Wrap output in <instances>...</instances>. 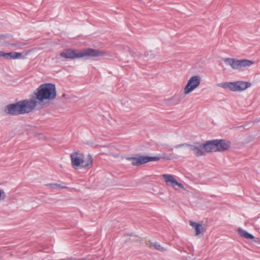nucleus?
<instances>
[{"mask_svg": "<svg viewBox=\"0 0 260 260\" xmlns=\"http://www.w3.org/2000/svg\"><path fill=\"white\" fill-rule=\"evenodd\" d=\"M35 100L37 105L39 104L41 107L46 106L50 101L56 96L55 86L51 83H45L41 85L35 93Z\"/></svg>", "mask_w": 260, "mask_h": 260, "instance_id": "f257e3e1", "label": "nucleus"}, {"mask_svg": "<svg viewBox=\"0 0 260 260\" xmlns=\"http://www.w3.org/2000/svg\"><path fill=\"white\" fill-rule=\"evenodd\" d=\"M36 106L37 102L33 100H23L8 105L5 112L11 115L23 114L31 112Z\"/></svg>", "mask_w": 260, "mask_h": 260, "instance_id": "f03ea898", "label": "nucleus"}, {"mask_svg": "<svg viewBox=\"0 0 260 260\" xmlns=\"http://www.w3.org/2000/svg\"><path fill=\"white\" fill-rule=\"evenodd\" d=\"M105 52L99 50H65L60 53V56L65 59H73L84 57H99Z\"/></svg>", "mask_w": 260, "mask_h": 260, "instance_id": "7ed1b4c3", "label": "nucleus"}, {"mask_svg": "<svg viewBox=\"0 0 260 260\" xmlns=\"http://www.w3.org/2000/svg\"><path fill=\"white\" fill-rule=\"evenodd\" d=\"M70 157L72 166L75 170L86 169L91 165L93 162L92 156L90 154L84 155L79 151L72 153Z\"/></svg>", "mask_w": 260, "mask_h": 260, "instance_id": "20e7f679", "label": "nucleus"}, {"mask_svg": "<svg viewBox=\"0 0 260 260\" xmlns=\"http://www.w3.org/2000/svg\"><path fill=\"white\" fill-rule=\"evenodd\" d=\"M250 82L239 81L233 82H223L218 84L217 86L224 89H228L232 91H241L250 87Z\"/></svg>", "mask_w": 260, "mask_h": 260, "instance_id": "39448f33", "label": "nucleus"}, {"mask_svg": "<svg viewBox=\"0 0 260 260\" xmlns=\"http://www.w3.org/2000/svg\"><path fill=\"white\" fill-rule=\"evenodd\" d=\"M226 64L236 70H241L245 67H249L254 63V62L248 59H235L234 58H226L225 59Z\"/></svg>", "mask_w": 260, "mask_h": 260, "instance_id": "423d86ee", "label": "nucleus"}, {"mask_svg": "<svg viewBox=\"0 0 260 260\" xmlns=\"http://www.w3.org/2000/svg\"><path fill=\"white\" fill-rule=\"evenodd\" d=\"M201 78L199 76H192L187 81V84L184 88V93L187 95L197 89L200 85Z\"/></svg>", "mask_w": 260, "mask_h": 260, "instance_id": "0eeeda50", "label": "nucleus"}, {"mask_svg": "<svg viewBox=\"0 0 260 260\" xmlns=\"http://www.w3.org/2000/svg\"><path fill=\"white\" fill-rule=\"evenodd\" d=\"M182 147H188L190 150H191L194 154L197 156L200 157L206 154L203 143L200 142H196L193 145H188L187 144H182L178 145L175 146L176 148Z\"/></svg>", "mask_w": 260, "mask_h": 260, "instance_id": "6e6552de", "label": "nucleus"}, {"mask_svg": "<svg viewBox=\"0 0 260 260\" xmlns=\"http://www.w3.org/2000/svg\"><path fill=\"white\" fill-rule=\"evenodd\" d=\"M129 159L132 161V164L133 166H139L149 161H158L160 159V157L159 156H141L139 157H131Z\"/></svg>", "mask_w": 260, "mask_h": 260, "instance_id": "1a4fd4ad", "label": "nucleus"}, {"mask_svg": "<svg viewBox=\"0 0 260 260\" xmlns=\"http://www.w3.org/2000/svg\"><path fill=\"white\" fill-rule=\"evenodd\" d=\"M161 177L164 178L167 185L171 184L175 189L184 188L183 185L178 182L172 175L163 174L161 175Z\"/></svg>", "mask_w": 260, "mask_h": 260, "instance_id": "9d476101", "label": "nucleus"}, {"mask_svg": "<svg viewBox=\"0 0 260 260\" xmlns=\"http://www.w3.org/2000/svg\"><path fill=\"white\" fill-rule=\"evenodd\" d=\"M217 151H223L228 150L231 146V143L229 141L223 140H215Z\"/></svg>", "mask_w": 260, "mask_h": 260, "instance_id": "9b49d317", "label": "nucleus"}, {"mask_svg": "<svg viewBox=\"0 0 260 260\" xmlns=\"http://www.w3.org/2000/svg\"><path fill=\"white\" fill-rule=\"evenodd\" d=\"M203 145L206 153L217 151L215 140L207 141L206 143H203Z\"/></svg>", "mask_w": 260, "mask_h": 260, "instance_id": "f8f14e48", "label": "nucleus"}, {"mask_svg": "<svg viewBox=\"0 0 260 260\" xmlns=\"http://www.w3.org/2000/svg\"><path fill=\"white\" fill-rule=\"evenodd\" d=\"M189 224L191 226H192L196 232V236H198L200 234L204 233V228H203L202 224L198 223L197 222H194L192 221H189Z\"/></svg>", "mask_w": 260, "mask_h": 260, "instance_id": "ddd939ff", "label": "nucleus"}, {"mask_svg": "<svg viewBox=\"0 0 260 260\" xmlns=\"http://www.w3.org/2000/svg\"><path fill=\"white\" fill-rule=\"evenodd\" d=\"M21 55V53L16 52L4 53L0 51V57H4L5 58H17Z\"/></svg>", "mask_w": 260, "mask_h": 260, "instance_id": "4468645a", "label": "nucleus"}, {"mask_svg": "<svg viewBox=\"0 0 260 260\" xmlns=\"http://www.w3.org/2000/svg\"><path fill=\"white\" fill-rule=\"evenodd\" d=\"M239 235L246 239H253L254 237L251 234L248 233L245 230L239 228L237 230Z\"/></svg>", "mask_w": 260, "mask_h": 260, "instance_id": "2eb2a0df", "label": "nucleus"}, {"mask_svg": "<svg viewBox=\"0 0 260 260\" xmlns=\"http://www.w3.org/2000/svg\"><path fill=\"white\" fill-rule=\"evenodd\" d=\"M149 247L150 248H154L156 250H158L160 251H164L166 250V249L165 248L162 247L159 243L155 242L154 243H151Z\"/></svg>", "mask_w": 260, "mask_h": 260, "instance_id": "dca6fc26", "label": "nucleus"}, {"mask_svg": "<svg viewBox=\"0 0 260 260\" xmlns=\"http://www.w3.org/2000/svg\"><path fill=\"white\" fill-rule=\"evenodd\" d=\"M52 185H53L54 186H55L56 187H61L60 185L59 184H57V183H55V184H52Z\"/></svg>", "mask_w": 260, "mask_h": 260, "instance_id": "f3484780", "label": "nucleus"}, {"mask_svg": "<svg viewBox=\"0 0 260 260\" xmlns=\"http://www.w3.org/2000/svg\"><path fill=\"white\" fill-rule=\"evenodd\" d=\"M61 187H62V188H67V187H66V186H61Z\"/></svg>", "mask_w": 260, "mask_h": 260, "instance_id": "a211bd4d", "label": "nucleus"}]
</instances>
